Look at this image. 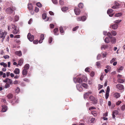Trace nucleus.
I'll use <instances>...</instances> for the list:
<instances>
[{"instance_id":"8","label":"nucleus","mask_w":125,"mask_h":125,"mask_svg":"<svg viewBox=\"0 0 125 125\" xmlns=\"http://www.w3.org/2000/svg\"><path fill=\"white\" fill-rule=\"evenodd\" d=\"M86 19V17L85 16L83 17H80L77 18V20L78 21H84Z\"/></svg>"},{"instance_id":"50","label":"nucleus","mask_w":125,"mask_h":125,"mask_svg":"<svg viewBox=\"0 0 125 125\" xmlns=\"http://www.w3.org/2000/svg\"><path fill=\"white\" fill-rule=\"evenodd\" d=\"M42 17L43 19H45L46 18V14L44 13L42 15Z\"/></svg>"},{"instance_id":"43","label":"nucleus","mask_w":125,"mask_h":125,"mask_svg":"<svg viewBox=\"0 0 125 125\" xmlns=\"http://www.w3.org/2000/svg\"><path fill=\"white\" fill-rule=\"evenodd\" d=\"M123 67L121 66L119 68L118 70V72H120L121 71H122L123 70Z\"/></svg>"},{"instance_id":"24","label":"nucleus","mask_w":125,"mask_h":125,"mask_svg":"<svg viewBox=\"0 0 125 125\" xmlns=\"http://www.w3.org/2000/svg\"><path fill=\"white\" fill-rule=\"evenodd\" d=\"M30 67V65L29 64H26L24 67V69H26L27 70L29 69Z\"/></svg>"},{"instance_id":"31","label":"nucleus","mask_w":125,"mask_h":125,"mask_svg":"<svg viewBox=\"0 0 125 125\" xmlns=\"http://www.w3.org/2000/svg\"><path fill=\"white\" fill-rule=\"evenodd\" d=\"M0 65H2L4 67H7V64L6 63H5L4 62H2L0 63Z\"/></svg>"},{"instance_id":"61","label":"nucleus","mask_w":125,"mask_h":125,"mask_svg":"<svg viewBox=\"0 0 125 125\" xmlns=\"http://www.w3.org/2000/svg\"><path fill=\"white\" fill-rule=\"evenodd\" d=\"M3 57L5 59H6L9 58V57L8 55H6L4 56H3Z\"/></svg>"},{"instance_id":"10","label":"nucleus","mask_w":125,"mask_h":125,"mask_svg":"<svg viewBox=\"0 0 125 125\" xmlns=\"http://www.w3.org/2000/svg\"><path fill=\"white\" fill-rule=\"evenodd\" d=\"M3 82L5 83H9L11 84L12 83V81L9 78H7L3 81Z\"/></svg>"},{"instance_id":"54","label":"nucleus","mask_w":125,"mask_h":125,"mask_svg":"<svg viewBox=\"0 0 125 125\" xmlns=\"http://www.w3.org/2000/svg\"><path fill=\"white\" fill-rule=\"evenodd\" d=\"M96 65L99 67L100 66V63L99 62H96Z\"/></svg>"},{"instance_id":"59","label":"nucleus","mask_w":125,"mask_h":125,"mask_svg":"<svg viewBox=\"0 0 125 125\" xmlns=\"http://www.w3.org/2000/svg\"><path fill=\"white\" fill-rule=\"evenodd\" d=\"M32 19L31 18L29 20L28 22V23L30 24H31L32 23Z\"/></svg>"},{"instance_id":"19","label":"nucleus","mask_w":125,"mask_h":125,"mask_svg":"<svg viewBox=\"0 0 125 125\" xmlns=\"http://www.w3.org/2000/svg\"><path fill=\"white\" fill-rule=\"evenodd\" d=\"M14 73L16 74H19L20 73V69L18 68H16L14 71Z\"/></svg>"},{"instance_id":"64","label":"nucleus","mask_w":125,"mask_h":125,"mask_svg":"<svg viewBox=\"0 0 125 125\" xmlns=\"http://www.w3.org/2000/svg\"><path fill=\"white\" fill-rule=\"evenodd\" d=\"M10 87V85L7 84H6L5 86V87L6 88H8L9 87Z\"/></svg>"},{"instance_id":"35","label":"nucleus","mask_w":125,"mask_h":125,"mask_svg":"<svg viewBox=\"0 0 125 125\" xmlns=\"http://www.w3.org/2000/svg\"><path fill=\"white\" fill-rule=\"evenodd\" d=\"M111 39V42H112L113 43H114L115 42L116 39L114 37L113 38L112 37V39Z\"/></svg>"},{"instance_id":"26","label":"nucleus","mask_w":125,"mask_h":125,"mask_svg":"<svg viewBox=\"0 0 125 125\" xmlns=\"http://www.w3.org/2000/svg\"><path fill=\"white\" fill-rule=\"evenodd\" d=\"M68 9V8L67 7H64L61 8L62 10L63 11H65Z\"/></svg>"},{"instance_id":"4","label":"nucleus","mask_w":125,"mask_h":125,"mask_svg":"<svg viewBox=\"0 0 125 125\" xmlns=\"http://www.w3.org/2000/svg\"><path fill=\"white\" fill-rule=\"evenodd\" d=\"M116 88L119 90H124V87L123 85L121 84H118L116 85Z\"/></svg>"},{"instance_id":"15","label":"nucleus","mask_w":125,"mask_h":125,"mask_svg":"<svg viewBox=\"0 0 125 125\" xmlns=\"http://www.w3.org/2000/svg\"><path fill=\"white\" fill-rule=\"evenodd\" d=\"M40 39L39 41V43H41L42 42L43 40L44 39V35L43 34H41L40 36Z\"/></svg>"},{"instance_id":"14","label":"nucleus","mask_w":125,"mask_h":125,"mask_svg":"<svg viewBox=\"0 0 125 125\" xmlns=\"http://www.w3.org/2000/svg\"><path fill=\"white\" fill-rule=\"evenodd\" d=\"M76 87L77 89L79 91L81 92L83 90V88L81 86L80 84H77L76 85Z\"/></svg>"},{"instance_id":"21","label":"nucleus","mask_w":125,"mask_h":125,"mask_svg":"<svg viewBox=\"0 0 125 125\" xmlns=\"http://www.w3.org/2000/svg\"><path fill=\"white\" fill-rule=\"evenodd\" d=\"M114 96L116 98H117L120 97V95L119 93H116L114 94Z\"/></svg>"},{"instance_id":"55","label":"nucleus","mask_w":125,"mask_h":125,"mask_svg":"<svg viewBox=\"0 0 125 125\" xmlns=\"http://www.w3.org/2000/svg\"><path fill=\"white\" fill-rule=\"evenodd\" d=\"M90 76L92 77H93L94 75V73L93 72H92L90 74Z\"/></svg>"},{"instance_id":"46","label":"nucleus","mask_w":125,"mask_h":125,"mask_svg":"<svg viewBox=\"0 0 125 125\" xmlns=\"http://www.w3.org/2000/svg\"><path fill=\"white\" fill-rule=\"evenodd\" d=\"M20 88L18 87L15 90V92L17 93H18L20 92Z\"/></svg>"},{"instance_id":"17","label":"nucleus","mask_w":125,"mask_h":125,"mask_svg":"<svg viewBox=\"0 0 125 125\" xmlns=\"http://www.w3.org/2000/svg\"><path fill=\"white\" fill-rule=\"evenodd\" d=\"M28 71L26 69H23L22 72V75L24 76H26L27 73Z\"/></svg>"},{"instance_id":"44","label":"nucleus","mask_w":125,"mask_h":125,"mask_svg":"<svg viewBox=\"0 0 125 125\" xmlns=\"http://www.w3.org/2000/svg\"><path fill=\"white\" fill-rule=\"evenodd\" d=\"M107 36H108L110 38V39H112V36H111V33L109 32L107 33Z\"/></svg>"},{"instance_id":"48","label":"nucleus","mask_w":125,"mask_h":125,"mask_svg":"<svg viewBox=\"0 0 125 125\" xmlns=\"http://www.w3.org/2000/svg\"><path fill=\"white\" fill-rule=\"evenodd\" d=\"M110 91V89L109 86H108L106 89V93H109Z\"/></svg>"},{"instance_id":"29","label":"nucleus","mask_w":125,"mask_h":125,"mask_svg":"<svg viewBox=\"0 0 125 125\" xmlns=\"http://www.w3.org/2000/svg\"><path fill=\"white\" fill-rule=\"evenodd\" d=\"M113 11V10L111 9H109L107 11V13L108 14L112 13Z\"/></svg>"},{"instance_id":"11","label":"nucleus","mask_w":125,"mask_h":125,"mask_svg":"<svg viewBox=\"0 0 125 125\" xmlns=\"http://www.w3.org/2000/svg\"><path fill=\"white\" fill-rule=\"evenodd\" d=\"M74 11L75 14L76 15H78L80 13V10L77 8H75L74 9Z\"/></svg>"},{"instance_id":"28","label":"nucleus","mask_w":125,"mask_h":125,"mask_svg":"<svg viewBox=\"0 0 125 125\" xmlns=\"http://www.w3.org/2000/svg\"><path fill=\"white\" fill-rule=\"evenodd\" d=\"M82 79L83 81L84 82H86L87 80V77L86 76H83L82 77Z\"/></svg>"},{"instance_id":"56","label":"nucleus","mask_w":125,"mask_h":125,"mask_svg":"<svg viewBox=\"0 0 125 125\" xmlns=\"http://www.w3.org/2000/svg\"><path fill=\"white\" fill-rule=\"evenodd\" d=\"M79 28L78 26H76L73 29V31H76Z\"/></svg>"},{"instance_id":"12","label":"nucleus","mask_w":125,"mask_h":125,"mask_svg":"<svg viewBox=\"0 0 125 125\" xmlns=\"http://www.w3.org/2000/svg\"><path fill=\"white\" fill-rule=\"evenodd\" d=\"M118 113V111L117 110H114L113 111L112 114L113 118H115V115H117Z\"/></svg>"},{"instance_id":"51","label":"nucleus","mask_w":125,"mask_h":125,"mask_svg":"<svg viewBox=\"0 0 125 125\" xmlns=\"http://www.w3.org/2000/svg\"><path fill=\"white\" fill-rule=\"evenodd\" d=\"M121 21V20H116L115 21H114V22L116 23H118L120 22Z\"/></svg>"},{"instance_id":"23","label":"nucleus","mask_w":125,"mask_h":125,"mask_svg":"<svg viewBox=\"0 0 125 125\" xmlns=\"http://www.w3.org/2000/svg\"><path fill=\"white\" fill-rule=\"evenodd\" d=\"M28 8L29 10H31L32 9L33 7L31 3H29L28 4Z\"/></svg>"},{"instance_id":"45","label":"nucleus","mask_w":125,"mask_h":125,"mask_svg":"<svg viewBox=\"0 0 125 125\" xmlns=\"http://www.w3.org/2000/svg\"><path fill=\"white\" fill-rule=\"evenodd\" d=\"M37 6L39 7H41L42 6L41 4L39 2H38L36 4Z\"/></svg>"},{"instance_id":"33","label":"nucleus","mask_w":125,"mask_h":125,"mask_svg":"<svg viewBox=\"0 0 125 125\" xmlns=\"http://www.w3.org/2000/svg\"><path fill=\"white\" fill-rule=\"evenodd\" d=\"M60 32L62 34L63 33L64 31L63 30L62 27L61 26L60 28Z\"/></svg>"},{"instance_id":"18","label":"nucleus","mask_w":125,"mask_h":125,"mask_svg":"<svg viewBox=\"0 0 125 125\" xmlns=\"http://www.w3.org/2000/svg\"><path fill=\"white\" fill-rule=\"evenodd\" d=\"M15 53L16 55L20 56H21L22 55V52L21 51L15 52Z\"/></svg>"},{"instance_id":"40","label":"nucleus","mask_w":125,"mask_h":125,"mask_svg":"<svg viewBox=\"0 0 125 125\" xmlns=\"http://www.w3.org/2000/svg\"><path fill=\"white\" fill-rule=\"evenodd\" d=\"M121 109L123 111L125 110V105H123L121 106Z\"/></svg>"},{"instance_id":"7","label":"nucleus","mask_w":125,"mask_h":125,"mask_svg":"<svg viewBox=\"0 0 125 125\" xmlns=\"http://www.w3.org/2000/svg\"><path fill=\"white\" fill-rule=\"evenodd\" d=\"M89 99L90 101H92L94 104L97 103V101L96 99L93 96H91L89 97Z\"/></svg>"},{"instance_id":"38","label":"nucleus","mask_w":125,"mask_h":125,"mask_svg":"<svg viewBox=\"0 0 125 125\" xmlns=\"http://www.w3.org/2000/svg\"><path fill=\"white\" fill-rule=\"evenodd\" d=\"M83 3H80L78 5L79 7L80 8H83Z\"/></svg>"},{"instance_id":"34","label":"nucleus","mask_w":125,"mask_h":125,"mask_svg":"<svg viewBox=\"0 0 125 125\" xmlns=\"http://www.w3.org/2000/svg\"><path fill=\"white\" fill-rule=\"evenodd\" d=\"M88 93H85L84 95V99H86L88 96Z\"/></svg>"},{"instance_id":"58","label":"nucleus","mask_w":125,"mask_h":125,"mask_svg":"<svg viewBox=\"0 0 125 125\" xmlns=\"http://www.w3.org/2000/svg\"><path fill=\"white\" fill-rule=\"evenodd\" d=\"M39 9L37 7H36L35 8L34 11L35 12H37L39 11Z\"/></svg>"},{"instance_id":"3","label":"nucleus","mask_w":125,"mask_h":125,"mask_svg":"<svg viewBox=\"0 0 125 125\" xmlns=\"http://www.w3.org/2000/svg\"><path fill=\"white\" fill-rule=\"evenodd\" d=\"M27 37L28 39L31 42L32 41L34 40V36L31 35L30 33H29L27 35Z\"/></svg>"},{"instance_id":"2","label":"nucleus","mask_w":125,"mask_h":125,"mask_svg":"<svg viewBox=\"0 0 125 125\" xmlns=\"http://www.w3.org/2000/svg\"><path fill=\"white\" fill-rule=\"evenodd\" d=\"M122 75L119 74L118 76L117 81L120 83H122L124 81L125 79L122 78Z\"/></svg>"},{"instance_id":"20","label":"nucleus","mask_w":125,"mask_h":125,"mask_svg":"<svg viewBox=\"0 0 125 125\" xmlns=\"http://www.w3.org/2000/svg\"><path fill=\"white\" fill-rule=\"evenodd\" d=\"M118 27V25L116 24H114L112 25V29L113 30H116L117 28Z\"/></svg>"},{"instance_id":"60","label":"nucleus","mask_w":125,"mask_h":125,"mask_svg":"<svg viewBox=\"0 0 125 125\" xmlns=\"http://www.w3.org/2000/svg\"><path fill=\"white\" fill-rule=\"evenodd\" d=\"M95 118H92L91 120V122L92 123H94V121L95 120Z\"/></svg>"},{"instance_id":"63","label":"nucleus","mask_w":125,"mask_h":125,"mask_svg":"<svg viewBox=\"0 0 125 125\" xmlns=\"http://www.w3.org/2000/svg\"><path fill=\"white\" fill-rule=\"evenodd\" d=\"M106 68L108 69V71H109L111 69V67L109 66H107Z\"/></svg>"},{"instance_id":"27","label":"nucleus","mask_w":125,"mask_h":125,"mask_svg":"<svg viewBox=\"0 0 125 125\" xmlns=\"http://www.w3.org/2000/svg\"><path fill=\"white\" fill-rule=\"evenodd\" d=\"M23 63V60L22 59H20L18 61V65L21 66L22 64Z\"/></svg>"},{"instance_id":"52","label":"nucleus","mask_w":125,"mask_h":125,"mask_svg":"<svg viewBox=\"0 0 125 125\" xmlns=\"http://www.w3.org/2000/svg\"><path fill=\"white\" fill-rule=\"evenodd\" d=\"M109 96V93H106L105 95V98L106 99H107Z\"/></svg>"},{"instance_id":"36","label":"nucleus","mask_w":125,"mask_h":125,"mask_svg":"<svg viewBox=\"0 0 125 125\" xmlns=\"http://www.w3.org/2000/svg\"><path fill=\"white\" fill-rule=\"evenodd\" d=\"M104 42L107 43H108L110 42L109 39L107 37H106L104 39Z\"/></svg>"},{"instance_id":"39","label":"nucleus","mask_w":125,"mask_h":125,"mask_svg":"<svg viewBox=\"0 0 125 125\" xmlns=\"http://www.w3.org/2000/svg\"><path fill=\"white\" fill-rule=\"evenodd\" d=\"M52 41V38L51 37H50L49 38L48 42L49 43H51Z\"/></svg>"},{"instance_id":"6","label":"nucleus","mask_w":125,"mask_h":125,"mask_svg":"<svg viewBox=\"0 0 125 125\" xmlns=\"http://www.w3.org/2000/svg\"><path fill=\"white\" fill-rule=\"evenodd\" d=\"M6 34V33L5 32L4 33H0V39L2 38V39L1 41L2 42L4 41Z\"/></svg>"},{"instance_id":"41","label":"nucleus","mask_w":125,"mask_h":125,"mask_svg":"<svg viewBox=\"0 0 125 125\" xmlns=\"http://www.w3.org/2000/svg\"><path fill=\"white\" fill-rule=\"evenodd\" d=\"M90 69V68L87 67L85 69V71L86 72H89Z\"/></svg>"},{"instance_id":"42","label":"nucleus","mask_w":125,"mask_h":125,"mask_svg":"<svg viewBox=\"0 0 125 125\" xmlns=\"http://www.w3.org/2000/svg\"><path fill=\"white\" fill-rule=\"evenodd\" d=\"M82 85L83 87L86 88H87L88 87L87 85L85 83H83L82 84Z\"/></svg>"},{"instance_id":"53","label":"nucleus","mask_w":125,"mask_h":125,"mask_svg":"<svg viewBox=\"0 0 125 125\" xmlns=\"http://www.w3.org/2000/svg\"><path fill=\"white\" fill-rule=\"evenodd\" d=\"M116 59V58H113L112 60L110 61V63H112L113 62L115 61Z\"/></svg>"},{"instance_id":"37","label":"nucleus","mask_w":125,"mask_h":125,"mask_svg":"<svg viewBox=\"0 0 125 125\" xmlns=\"http://www.w3.org/2000/svg\"><path fill=\"white\" fill-rule=\"evenodd\" d=\"M122 14V13H118L115 14V16L116 17H119L121 16Z\"/></svg>"},{"instance_id":"62","label":"nucleus","mask_w":125,"mask_h":125,"mask_svg":"<svg viewBox=\"0 0 125 125\" xmlns=\"http://www.w3.org/2000/svg\"><path fill=\"white\" fill-rule=\"evenodd\" d=\"M59 2L60 4L61 5H63V4L64 3V2L63 1H62V0H60Z\"/></svg>"},{"instance_id":"25","label":"nucleus","mask_w":125,"mask_h":125,"mask_svg":"<svg viewBox=\"0 0 125 125\" xmlns=\"http://www.w3.org/2000/svg\"><path fill=\"white\" fill-rule=\"evenodd\" d=\"M58 30L57 28H56L54 29V32L55 35H57L58 34Z\"/></svg>"},{"instance_id":"49","label":"nucleus","mask_w":125,"mask_h":125,"mask_svg":"<svg viewBox=\"0 0 125 125\" xmlns=\"http://www.w3.org/2000/svg\"><path fill=\"white\" fill-rule=\"evenodd\" d=\"M52 2L54 4H56L58 3L57 0H52Z\"/></svg>"},{"instance_id":"9","label":"nucleus","mask_w":125,"mask_h":125,"mask_svg":"<svg viewBox=\"0 0 125 125\" xmlns=\"http://www.w3.org/2000/svg\"><path fill=\"white\" fill-rule=\"evenodd\" d=\"M13 11V10L10 7L8 8L6 10V12L9 14L11 13Z\"/></svg>"},{"instance_id":"22","label":"nucleus","mask_w":125,"mask_h":125,"mask_svg":"<svg viewBox=\"0 0 125 125\" xmlns=\"http://www.w3.org/2000/svg\"><path fill=\"white\" fill-rule=\"evenodd\" d=\"M7 97L8 99H10L12 98L13 97V95L11 93H9L7 95Z\"/></svg>"},{"instance_id":"5","label":"nucleus","mask_w":125,"mask_h":125,"mask_svg":"<svg viewBox=\"0 0 125 125\" xmlns=\"http://www.w3.org/2000/svg\"><path fill=\"white\" fill-rule=\"evenodd\" d=\"M73 80L74 82L75 83L78 82L80 83L82 82V79L80 78H78L77 79L76 78H73Z\"/></svg>"},{"instance_id":"32","label":"nucleus","mask_w":125,"mask_h":125,"mask_svg":"<svg viewBox=\"0 0 125 125\" xmlns=\"http://www.w3.org/2000/svg\"><path fill=\"white\" fill-rule=\"evenodd\" d=\"M108 47V46L107 45H103L101 47V49L102 50L103 49H105L106 48Z\"/></svg>"},{"instance_id":"47","label":"nucleus","mask_w":125,"mask_h":125,"mask_svg":"<svg viewBox=\"0 0 125 125\" xmlns=\"http://www.w3.org/2000/svg\"><path fill=\"white\" fill-rule=\"evenodd\" d=\"M19 19L18 16H16L14 17V19L15 21H18Z\"/></svg>"},{"instance_id":"57","label":"nucleus","mask_w":125,"mask_h":125,"mask_svg":"<svg viewBox=\"0 0 125 125\" xmlns=\"http://www.w3.org/2000/svg\"><path fill=\"white\" fill-rule=\"evenodd\" d=\"M122 103V102L121 101H118L117 102H116V105H119L121 103Z\"/></svg>"},{"instance_id":"30","label":"nucleus","mask_w":125,"mask_h":125,"mask_svg":"<svg viewBox=\"0 0 125 125\" xmlns=\"http://www.w3.org/2000/svg\"><path fill=\"white\" fill-rule=\"evenodd\" d=\"M111 33L112 35L114 36H116L117 34V33L114 30H112L111 31Z\"/></svg>"},{"instance_id":"1","label":"nucleus","mask_w":125,"mask_h":125,"mask_svg":"<svg viewBox=\"0 0 125 125\" xmlns=\"http://www.w3.org/2000/svg\"><path fill=\"white\" fill-rule=\"evenodd\" d=\"M12 27L13 29V32L14 34H16L18 33L19 32L18 29L17 27L15 25H12Z\"/></svg>"},{"instance_id":"13","label":"nucleus","mask_w":125,"mask_h":125,"mask_svg":"<svg viewBox=\"0 0 125 125\" xmlns=\"http://www.w3.org/2000/svg\"><path fill=\"white\" fill-rule=\"evenodd\" d=\"M2 109L1 111L2 112H5L6 111L7 109V106L6 105H2Z\"/></svg>"},{"instance_id":"16","label":"nucleus","mask_w":125,"mask_h":125,"mask_svg":"<svg viewBox=\"0 0 125 125\" xmlns=\"http://www.w3.org/2000/svg\"><path fill=\"white\" fill-rule=\"evenodd\" d=\"M116 5L113 6L112 7V8L113 9H117L119 8L118 7L120 6V5L117 3H116Z\"/></svg>"}]
</instances>
